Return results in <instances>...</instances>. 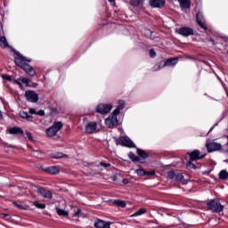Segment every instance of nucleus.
Returning <instances> with one entry per match:
<instances>
[{"mask_svg": "<svg viewBox=\"0 0 228 228\" xmlns=\"http://www.w3.org/2000/svg\"><path fill=\"white\" fill-rule=\"evenodd\" d=\"M175 179V181L182 183V184H188V180H184V176L181 173L176 174Z\"/></svg>", "mask_w": 228, "mask_h": 228, "instance_id": "obj_22", "label": "nucleus"}, {"mask_svg": "<svg viewBox=\"0 0 228 228\" xmlns=\"http://www.w3.org/2000/svg\"><path fill=\"white\" fill-rule=\"evenodd\" d=\"M86 133H87V134H94V133H97V122L91 121L87 123L86 126Z\"/></svg>", "mask_w": 228, "mask_h": 228, "instance_id": "obj_12", "label": "nucleus"}, {"mask_svg": "<svg viewBox=\"0 0 228 228\" xmlns=\"http://www.w3.org/2000/svg\"><path fill=\"white\" fill-rule=\"evenodd\" d=\"M117 117H118V114L112 112L111 115L105 119V125L110 129L117 127V126H118V118Z\"/></svg>", "mask_w": 228, "mask_h": 228, "instance_id": "obj_8", "label": "nucleus"}, {"mask_svg": "<svg viewBox=\"0 0 228 228\" xmlns=\"http://www.w3.org/2000/svg\"><path fill=\"white\" fill-rule=\"evenodd\" d=\"M126 108V101L119 100L118 102V107L112 111L114 112V115H120V111Z\"/></svg>", "mask_w": 228, "mask_h": 228, "instance_id": "obj_17", "label": "nucleus"}, {"mask_svg": "<svg viewBox=\"0 0 228 228\" xmlns=\"http://www.w3.org/2000/svg\"><path fill=\"white\" fill-rule=\"evenodd\" d=\"M166 3L165 0H150V6L151 8H163Z\"/></svg>", "mask_w": 228, "mask_h": 228, "instance_id": "obj_15", "label": "nucleus"}, {"mask_svg": "<svg viewBox=\"0 0 228 228\" xmlns=\"http://www.w3.org/2000/svg\"><path fill=\"white\" fill-rule=\"evenodd\" d=\"M145 35H147V37H149V38H151V39L156 38V36H153L154 32H152L151 29H146Z\"/></svg>", "mask_w": 228, "mask_h": 228, "instance_id": "obj_33", "label": "nucleus"}, {"mask_svg": "<svg viewBox=\"0 0 228 228\" xmlns=\"http://www.w3.org/2000/svg\"><path fill=\"white\" fill-rule=\"evenodd\" d=\"M45 172H47V174H51L52 175H56V174H60V168H58L56 166H53L45 168Z\"/></svg>", "mask_w": 228, "mask_h": 228, "instance_id": "obj_19", "label": "nucleus"}, {"mask_svg": "<svg viewBox=\"0 0 228 228\" xmlns=\"http://www.w3.org/2000/svg\"><path fill=\"white\" fill-rule=\"evenodd\" d=\"M145 213H147L146 208H140L135 213H134L132 216H142V215H145Z\"/></svg>", "mask_w": 228, "mask_h": 228, "instance_id": "obj_29", "label": "nucleus"}, {"mask_svg": "<svg viewBox=\"0 0 228 228\" xmlns=\"http://www.w3.org/2000/svg\"><path fill=\"white\" fill-rule=\"evenodd\" d=\"M179 59L177 58H170L167 59L164 61L159 63L158 66L154 67V70H159V69H164V67H174V65H177Z\"/></svg>", "mask_w": 228, "mask_h": 228, "instance_id": "obj_5", "label": "nucleus"}, {"mask_svg": "<svg viewBox=\"0 0 228 228\" xmlns=\"http://www.w3.org/2000/svg\"><path fill=\"white\" fill-rule=\"evenodd\" d=\"M208 209L213 213H222L224 211V206L218 200H212L207 204Z\"/></svg>", "mask_w": 228, "mask_h": 228, "instance_id": "obj_4", "label": "nucleus"}, {"mask_svg": "<svg viewBox=\"0 0 228 228\" xmlns=\"http://www.w3.org/2000/svg\"><path fill=\"white\" fill-rule=\"evenodd\" d=\"M196 20L202 29H208V25H206V20L204 19V14H202V12H199L197 13Z\"/></svg>", "mask_w": 228, "mask_h": 228, "instance_id": "obj_13", "label": "nucleus"}, {"mask_svg": "<svg viewBox=\"0 0 228 228\" xmlns=\"http://www.w3.org/2000/svg\"><path fill=\"white\" fill-rule=\"evenodd\" d=\"M111 110H113V105L111 103H100L96 107V113H100V115H108Z\"/></svg>", "mask_w": 228, "mask_h": 228, "instance_id": "obj_7", "label": "nucleus"}, {"mask_svg": "<svg viewBox=\"0 0 228 228\" xmlns=\"http://www.w3.org/2000/svg\"><path fill=\"white\" fill-rule=\"evenodd\" d=\"M175 172H174V171H169L168 173H167V178L168 179H175Z\"/></svg>", "mask_w": 228, "mask_h": 228, "instance_id": "obj_37", "label": "nucleus"}, {"mask_svg": "<svg viewBox=\"0 0 228 228\" xmlns=\"http://www.w3.org/2000/svg\"><path fill=\"white\" fill-rule=\"evenodd\" d=\"M178 35H182V37H190L193 35V28L190 27H182L176 30Z\"/></svg>", "mask_w": 228, "mask_h": 228, "instance_id": "obj_11", "label": "nucleus"}, {"mask_svg": "<svg viewBox=\"0 0 228 228\" xmlns=\"http://www.w3.org/2000/svg\"><path fill=\"white\" fill-rule=\"evenodd\" d=\"M56 213L57 215H59V216H64L65 218H67V216H69V211H66L63 208H60L58 207H56Z\"/></svg>", "mask_w": 228, "mask_h": 228, "instance_id": "obj_23", "label": "nucleus"}, {"mask_svg": "<svg viewBox=\"0 0 228 228\" xmlns=\"http://www.w3.org/2000/svg\"><path fill=\"white\" fill-rule=\"evenodd\" d=\"M188 154L190 156V161L187 163V167L190 168H197L195 164L191 163V161H197V159H203V158H206V154L200 155V151L199 150H194Z\"/></svg>", "mask_w": 228, "mask_h": 228, "instance_id": "obj_2", "label": "nucleus"}, {"mask_svg": "<svg viewBox=\"0 0 228 228\" xmlns=\"http://www.w3.org/2000/svg\"><path fill=\"white\" fill-rule=\"evenodd\" d=\"M36 115H39V117H44L45 115V112L42 110L37 111Z\"/></svg>", "mask_w": 228, "mask_h": 228, "instance_id": "obj_44", "label": "nucleus"}, {"mask_svg": "<svg viewBox=\"0 0 228 228\" xmlns=\"http://www.w3.org/2000/svg\"><path fill=\"white\" fill-rule=\"evenodd\" d=\"M101 167H104V168H108V167H110L111 164L110 163H104V162H100Z\"/></svg>", "mask_w": 228, "mask_h": 228, "instance_id": "obj_42", "label": "nucleus"}, {"mask_svg": "<svg viewBox=\"0 0 228 228\" xmlns=\"http://www.w3.org/2000/svg\"><path fill=\"white\" fill-rule=\"evenodd\" d=\"M25 97L28 102H38V94L35 91H26Z\"/></svg>", "mask_w": 228, "mask_h": 228, "instance_id": "obj_10", "label": "nucleus"}, {"mask_svg": "<svg viewBox=\"0 0 228 228\" xmlns=\"http://www.w3.org/2000/svg\"><path fill=\"white\" fill-rule=\"evenodd\" d=\"M14 54L16 55V57L14 58V62L18 67H20V69H22L26 74H28V76H30V77H35V76L37 75V71L35 70V69H33V67L29 66V64L28 63H31V59L23 56L21 53H20V52H14Z\"/></svg>", "mask_w": 228, "mask_h": 228, "instance_id": "obj_1", "label": "nucleus"}, {"mask_svg": "<svg viewBox=\"0 0 228 228\" xmlns=\"http://www.w3.org/2000/svg\"><path fill=\"white\" fill-rule=\"evenodd\" d=\"M146 175H156V171H146Z\"/></svg>", "mask_w": 228, "mask_h": 228, "instance_id": "obj_45", "label": "nucleus"}, {"mask_svg": "<svg viewBox=\"0 0 228 228\" xmlns=\"http://www.w3.org/2000/svg\"><path fill=\"white\" fill-rule=\"evenodd\" d=\"M52 158L53 159H61V158H68V156L61 152H55L52 155Z\"/></svg>", "mask_w": 228, "mask_h": 228, "instance_id": "obj_27", "label": "nucleus"}, {"mask_svg": "<svg viewBox=\"0 0 228 228\" xmlns=\"http://www.w3.org/2000/svg\"><path fill=\"white\" fill-rule=\"evenodd\" d=\"M20 81H21V83H23V85H25L26 86H29V79L28 78L22 77V78H20Z\"/></svg>", "mask_w": 228, "mask_h": 228, "instance_id": "obj_36", "label": "nucleus"}, {"mask_svg": "<svg viewBox=\"0 0 228 228\" xmlns=\"http://www.w3.org/2000/svg\"><path fill=\"white\" fill-rule=\"evenodd\" d=\"M206 148L208 152H215L222 149V144L215 142V141H208L206 143Z\"/></svg>", "mask_w": 228, "mask_h": 228, "instance_id": "obj_9", "label": "nucleus"}, {"mask_svg": "<svg viewBox=\"0 0 228 228\" xmlns=\"http://www.w3.org/2000/svg\"><path fill=\"white\" fill-rule=\"evenodd\" d=\"M111 225V222H105L103 220L101 219H97L94 222V227L95 228H110Z\"/></svg>", "mask_w": 228, "mask_h": 228, "instance_id": "obj_14", "label": "nucleus"}, {"mask_svg": "<svg viewBox=\"0 0 228 228\" xmlns=\"http://www.w3.org/2000/svg\"><path fill=\"white\" fill-rule=\"evenodd\" d=\"M114 204H116V206H118L119 208H126V201L124 200H117L114 201Z\"/></svg>", "mask_w": 228, "mask_h": 228, "instance_id": "obj_32", "label": "nucleus"}, {"mask_svg": "<svg viewBox=\"0 0 228 228\" xmlns=\"http://www.w3.org/2000/svg\"><path fill=\"white\" fill-rule=\"evenodd\" d=\"M13 206H15V208H18V209H23L25 210L26 209V207L22 206V205H20L18 204L17 202L13 201L12 202Z\"/></svg>", "mask_w": 228, "mask_h": 228, "instance_id": "obj_38", "label": "nucleus"}, {"mask_svg": "<svg viewBox=\"0 0 228 228\" xmlns=\"http://www.w3.org/2000/svg\"><path fill=\"white\" fill-rule=\"evenodd\" d=\"M37 192L39 193V195H41V197H43L44 199H53V193L51 192V191L49 190H45L44 188H39L37 190Z\"/></svg>", "mask_w": 228, "mask_h": 228, "instance_id": "obj_16", "label": "nucleus"}, {"mask_svg": "<svg viewBox=\"0 0 228 228\" xmlns=\"http://www.w3.org/2000/svg\"><path fill=\"white\" fill-rule=\"evenodd\" d=\"M27 137L28 138L29 142H35V139H33V134L31 132H26Z\"/></svg>", "mask_w": 228, "mask_h": 228, "instance_id": "obj_39", "label": "nucleus"}, {"mask_svg": "<svg viewBox=\"0 0 228 228\" xmlns=\"http://www.w3.org/2000/svg\"><path fill=\"white\" fill-rule=\"evenodd\" d=\"M30 115H37V110L35 109H29Z\"/></svg>", "mask_w": 228, "mask_h": 228, "instance_id": "obj_46", "label": "nucleus"}, {"mask_svg": "<svg viewBox=\"0 0 228 228\" xmlns=\"http://www.w3.org/2000/svg\"><path fill=\"white\" fill-rule=\"evenodd\" d=\"M145 0H131L130 3L132 6H140V4H143Z\"/></svg>", "mask_w": 228, "mask_h": 228, "instance_id": "obj_31", "label": "nucleus"}, {"mask_svg": "<svg viewBox=\"0 0 228 228\" xmlns=\"http://www.w3.org/2000/svg\"><path fill=\"white\" fill-rule=\"evenodd\" d=\"M10 134H24V130L19 126H14L8 130Z\"/></svg>", "mask_w": 228, "mask_h": 228, "instance_id": "obj_21", "label": "nucleus"}, {"mask_svg": "<svg viewBox=\"0 0 228 228\" xmlns=\"http://www.w3.org/2000/svg\"><path fill=\"white\" fill-rule=\"evenodd\" d=\"M0 46L3 49H6V47H10V45H8V41L6 40L5 37H0Z\"/></svg>", "mask_w": 228, "mask_h": 228, "instance_id": "obj_24", "label": "nucleus"}, {"mask_svg": "<svg viewBox=\"0 0 228 228\" xmlns=\"http://www.w3.org/2000/svg\"><path fill=\"white\" fill-rule=\"evenodd\" d=\"M81 213V208H77V212H75L74 216H77Z\"/></svg>", "mask_w": 228, "mask_h": 228, "instance_id": "obj_47", "label": "nucleus"}, {"mask_svg": "<svg viewBox=\"0 0 228 228\" xmlns=\"http://www.w3.org/2000/svg\"><path fill=\"white\" fill-rule=\"evenodd\" d=\"M12 83H13V85H18V86H20V90H24V86L20 82V78H19L17 80H13Z\"/></svg>", "mask_w": 228, "mask_h": 228, "instance_id": "obj_35", "label": "nucleus"}, {"mask_svg": "<svg viewBox=\"0 0 228 228\" xmlns=\"http://www.w3.org/2000/svg\"><path fill=\"white\" fill-rule=\"evenodd\" d=\"M216 126H218V123H216V125H214L208 131V133H211V131H213V129H215V127H216Z\"/></svg>", "mask_w": 228, "mask_h": 228, "instance_id": "obj_48", "label": "nucleus"}, {"mask_svg": "<svg viewBox=\"0 0 228 228\" xmlns=\"http://www.w3.org/2000/svg\"><path fill=\"white\" fill-rule=\"evenodd\" d=\"M137 154L142 159H147L149 158V154L147 152H145V151H143L142 149H137Z\"/></svg>", "mask_w": 228, "mask_h": 228, "instance_id": "obj_25", "label": "nucleus"}, {"mask_svg": "<svg viewBox=\"0 0 228 228\" xmlns=\"http://www.w3.org/2000/svg\"><path fill=\"white\" fill-rule=\"evenodd\" d=\"M44 153H42L41 151H35L34 152V156H36V158H42V155Z\"/></svg>", "mask_w": 228, "mask_h": 228, "instance_id": "obj_41", "label": "nucleus"}, {"mask_svg": "<svg viewBox=\"0 0 228 228\" xmlns=\"http://www.w3.org/2000/svg\"><path fill=\"white\" fill-rule=\"evenodd\" d=\"M62 127L63 123H61V121L54 122L52 126L46 129L47 136H49L50 138H53V136H56V134H58Z\"/></svg>", "mask_w": 228, "mask_h": 228, "instance_id": "obj_3", "label": "nucleus"}, {"mask_svg": "<svg viewBox=\"0 0 228 228\" xmlns=\"http://www.w3.org/2000/svg\"><path fill=\"white\" fill-rule=\"evenodd\" d=\"M128 158L129 159H132V161L134 163H140V157L136 156V154L133 153V152H129L128 153Z\"/></svg>", "mask_w": 228, "mask_h": 228, "instance_id": "obj_26", "label": "nucleus"}, {"mask_svg": "<svg viewBox=\"0 0 228 228\" xmlns=\"http://www.w3.org/2000/svg\"><path fill=\"white\" fill-rule=\"evenodd\" d=\"M150 56L151 58H154L156 56V52L154 51V49L150 50Z\"/></svg>", "mask_w": 228, "mask_h": 228, "instance_id": "obj_43", "label": "nucleus"}, {"mask_svg": "<svg viewBox=\"0 0 228 228\" xmlns=\"http://www.w3.org/2000/svg\"><path fill=\"white\" fill-rule=\"evenodd\" d=\"M210 42H212V44L215 45V40L210 39Z\"/></svg>", "mask_w": 228, "mask_h": 228, "instance_id": "obj_50", "label": "nucleus"}, {"mask_svg": "<svg viewBox=\"0 0 228 228\" xmlns=\"http://www.w3.org/2000/svg\"><path fill=\"white\" fill-rule=\"evenodd\" d=\"M20 118H23L24 120H28V122H33V116H31V114H29L26 111L20 112Z\"/></svg>", "mask_w": 228, "mask_h": 228, "instance_id": "obj_20", "label": "nucleus"}, {"mask_svg": "<svg viewBox=\"0 0 228 228\" xmlns=\"http://www.w3.org/2000/svg\"><path fill=\"white\" fill-rule=\"evenodd\" d=\"M117 145H122L123 147H128L129 149L136 148V144H134L132 140L127 136H122L116 140Z\"/></svg>", "mask_w": 228, "mask_h": 228, "instance_id": "obj_6", "label": "nucleus"}, {"mask_svg": "<svg viewBox=\"0 0 228 228\" xmlns=\"http://www.w3.org/2000/svg\"><path fill=\"white\" fill-rule=\"evenodd\" d=\"M110 3H115V0H109Z\"/></svg>", "mask_w": 228, "mask_h": 228, "instance_id": "obj_51", "label": "nucleus"}, {"mask_svg": "<svg viewBox=\"0 0 228 228\" xmlns=\"http://www.w3.org/2000/svg\"><path fill=\"white\" fill-rule=\"evenodd\" d=\"M123 184H129V180L128 179H123Z\"/></svg>", "mask_w": 228, "mask_h": 228, "instance_id": "obj_49", "label": "nucleus"}, {"mask_svg": "<svg viewBox=\"0 0 228 228\" xmlns=\"http://www.w3.org/2000/svg\"><path fill=\"white\" fill-rule=\"evenodd\" d=\"M180 7L182 10H188L191 6V2L190 0H178Z\"/></svg>", "mask_w": 228, "mask_h": 228, "instance_id": "obj_18", "label": "nucleus"}, {"mask_svg": "<svg viewBox=\"0 0 228 228\" xmlns=\"http://www.w3.org/2000/svg\"><path fill=\"white\" fill-rule=\"evenodd\" d=\"M1 77L6 79V81H12V76L10 75H2Z\"/></svg>", "mask_w": 228, "mask_h": 228, "instance_id": "obj_40", "label": "nucleus"}, {"mask_svg": "<svg viewBox=\"0 0 228 228\" xmlns=\"http://www.w3.org/2000/svg\"><path fill=\"white\" fill-rule=\"evenodd\" d=\"M219 179H222L223 181H225V179H228V172L227 170H222L219 173Z\"/></svg>", "mask_w": 228, "mask_h": 228, "instance_id": "obj_28", "label": "nucleus"}, {"mask_svg": "<svg viewBox=\"0 0 228 228\" xmlns=\"http://www.w3.org/2000/svg\"><path fill=\"white\" fill-rule=\"evenodd\" d=\"M33 205L38 209H45V204H40L38 201H34Z\"/></svg>", "mask_w": 228, "mask_h": 228, "instance_id": "obj_34", "label": "nucleus"}, {"mask_svg": "<svg viewBox=\"0 0 228 228\" xmlns=\"http://www.w3.org/2000/svg\"><path fill=\"white\" fill-rule=\"evenodd\" d=\"M135 174H137V175L140 177H143V175H147V171H145L143 168H139L135 170Z\"/></svg>", "mask_w": 228, "mask_h": 228, "instance_id": "obj_30", "label": "nucleus"}]
</instances>
